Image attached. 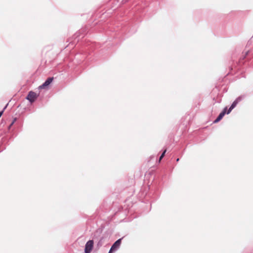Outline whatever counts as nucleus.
<instances>
[{
	"label": "nucleus",
	"instance_id": "nucleus-5",
	"mask_svg": "<svg viewBox=\"0 0 253 253\" xmlns=\"http://www.w3.org/2000/svg\"><path fill=\"white\" fill-rule=\"evenodd\" d=\"M227 110V107L225 108L223 111L220 113L217 118L214 120V123H217L220 121L225 115Z\"/></svg>",
	"mask_w": 253,
	"mask_h": 253
},
{
	"label": "nucleus",
	"instance_id": "nucleus-10",
	"mask_svg": "<svg viewBox=\"0 0 253 253\" xmlns=\"http://www.w3.org/2000/svg\"><path fill=\"white\" fill-rule=\"evenodd\" d=\"M3 111H2L0 112V117H1V116L2 115V114H3Z\"/></svg>",
	"mask_w": 253,
	"mask_h": 253
},
{
	"label": "nucleus",
	"instance_id": "nucleus-4",
	"mask_svg": "<svg viewBox=\"0 0 253 253\" xmlns=\"http://www.w3.org/2000/svg\"><path fill=\"white\" fill-rule=\"evenodd\" d=\"M53 80V78H48L46 81L41 85L39 86L40 88H45L47 86H48L52 82Z\"/></svg>",
	"mask_w": 253,
	"mask_h": 253
},
{
	"label": "nucleus",
	"instance_id": "nucleus-9",
	"mask_svg": "<svg viewBox=\"0 0 253 253\" xmlns=\"http://www.w3.org/2000/svg\"><path fill=\"white\" fill-rule=\"evenodd\" d=\"M163 158V157L160 156V157L159 158V162H160Z\"/></svg>",
	"mask_w": 253,
	"mask_h": 253
},
{
	"label": "nucleus",
	"instance_id": "nucleus-6",
	"mask_svg": "<svg viewBox=\"0 0 253 253\" xmlns=\"http://www.w3.org/2000/svg\"><path fill=\"white\" fill-rule=\"evenodd\" d=\"M27 99L30 101V102L32 103V91H30L28 96H27Z\"/></svg>",
	"mask_w": 253,
	"mask_h": 253
},
{
	"label": "nucleus",
	"instance_id": "nucleus-1",
	"mask_svg": "<svg viewBox=\"0 0 253 253\" xmlns=\"http://www.w3.org/2000/svg\"><path fill=\"white\" fill-rule=\"evenodd\" d=\"M94 242L93 240H89L85 244L84 252L85 253H90L93 247Z\"/></svg>",
	"mask_w": 253,
	"mask_h": 253
},
{
	"label": "nucleus",
	"instance_id": "nucleus-2",
	"mask_svg": "<svg viewBox=\"0 0 253 253\" xmlns=\"http://www.w3.org/2000/svg\"><path fill=\"white\" fill-rule=\"evenodd\" d=\"M122 239V238L118 239L113 244L109 251V253H112L113 252L117 250L119 248L121 244Z\"/></svg>",
	"mask_w": 253,
	"mask_h": 253
},
{
	"label": "nucleus",
	"instance_id": "nucleus-8",
	"mask_svg": "<svg viewBox=\"0 0 253 253\" xmlns=\"http://www.w3.org/2000/svg\"><path fill=\"white\" fill-rule=\"evenodd\" d=\"M166 151H167V150H166H166H164V152H163V153L162 154V155H161V156H162V157H164L165 156V153H166Z\"/></svg>",
	"mask_w": 253,
	"mask_h": 253
},
{
	"label": "nucleus",
	"instance_id": "nucleus-7",
	"mask_svg": "<svg viewBox=\"0 0 253 253\" xmlns=\"http://www.w3.org/2000/svg\"><path fill=\"white\" fill-rule=\"evenodd\" d=\"M39 96V93H37L36 92H33V102L37 99L38 96Z\"/></svg>",
	"mask_w": 253,
	"mask_h": 253
},
{
	"label": "nucleus",
	"instance_id": "nucleus-3",
	"mask_svg": "<svg viewBox=\"0 0 253 253\" xmlns=\"http://www.w3.org/2000/svg\"><path fill=\"white\" fill-rule=\"evenodd\" d=\"M241 99H242V97H238L233 102L232 104L231 105V106H230V107L228 109V111L227 112V114H229L230 113V112L232 111V110L233 109L236 107V106L237 105L238 103L241 100Z\"/></svg>",
	"mask_w": 253,
	"mask_h": 253
},
{
	"label": "nucleus",
	"instance_id": "nucleus-11",
	"mask_svg": "<svg viewBox=\"0 0 253 253\" xmlns=\"http://www.w3.org/2000/svg\"><path fill=\"white\" fill-rule=\"evenodd\" d=\"M179 158H178V159H177L176 161L178 162V161H179Z\"/></svg>",
	"mask_w": 253,
	"mask_h": 253
}]
</instances>
